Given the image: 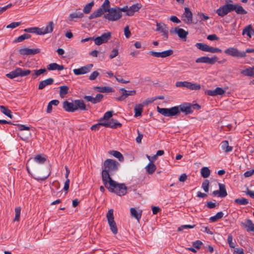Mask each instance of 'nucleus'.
<instances>
[{
  "mask_svg": "<svg viewBox=\"0 0 254 254\" xmlns=\"http://www.w3.org/2000/svg\"><path fill=\"white\" fill-rule=\"evenodd\" d=\"M120 163L115 160L107 159L105 160L102 167V180L103 184H106L108 181L112 179L111 176L114 175L119 169Z\"/></svg>",
  "mask_w": 254,
  "mask_h": 254,
  "instance_id": "nucleus-1",
  "label": "nucleus"
},
{
  "mask_svg": "<svg viewBox=\"0 0 254 254\" xmlns=\"http://www.w3.org/2000/svg\"><path fill=\"white\" fill-rule=\"evenodd\" d=\"M46 71L45 68H42L38 70H34L31 71L29 69H22L20 67H16L14 70L10 71L6 74V76L10 79H13L14 78L21 76H25L30 74L31 72L32 73V78L35 79L37 76L41 74L45 73Z\"/></svg>",
  "mask_w": 254,
  "mask_h": 254,
  "instance_id": "nucleus-2",
  "label": "nucleus"
},
{
  "mask_svg": "<svg viewBox=\"0 0 254 254\" xmlns=\"http://www.w3.org/2000/svg\"><path fill=\"white\" fill-rule=\"evenodd\" d=\"M105 188L110 192H114L119 196L125 195L127 192V187L125 184H120L110 179L106 184H104Z\"/></svg>",
  "mask_w": 254,
  "mask_h": 254,
  "instance_id": "nucleus-3",
  "label": "nucleus"
},
{
  "mask_svg": "<svg viewBox=\"0 0 254 254\" xmlns=\"http://www.w3.org/2000/svg\"><path fill=\"white\" fill-rule=\"evenodd\" d=\"M87 107H90L89 105L86 106L84 102L82 100H75L73 102H69L64 101L63 104V108L68 112H74L79 109L80 110L87 111Z\"/></svg>",
  "mask_w": 254,
  "mask_h": 254,
  "instance_id": "nucleus-4",
  "label": "nucleus"
},
{
  "mask_svg": "<svg viewBox=\"0 0 254 254\" xmlns=\"http://www.w3.org/2000/svg\"><path fill=\"white\" fill-rule=\"evenodd\" d=\"M125 10H126V8L116 6L111 8L110 10L104 14V17L110 21H116L122 18V12Z\"/></svg>",
  "mask_w": 254,
  "mask_h": 254,
  "instance_id": "nucleus-5",
  "label": "nucleus"
},
{
  "mask_svg": "<svg viewBox=\"0 0 254 254\" xmlns=\"http://www.w3.org/2000/svg\"><path fill=\"white\" fill-rule=\"evenodd\" d=\"M110 3L109 0H105L101 6L90 15L89 19H92L101 16L106 12H108L111 9Z\"/></svg>",
  "mask_w": 254,
  "mask_h": 254,
  "instance_id": "nucleus-6",
  "label": "nucleus"
},
{
  "mask_svg": "<svg viewBox=\"0 0 254 254\" xmlns=\"http://www.w3.org/2000/svg\"><path fill=\"white\" fill-rule=\"evenodd\" d=\"M13 125L18 127L19 132L17 133V134L22 140L26 141L28 139L29 137L31 134L30 132V128L29 127L21 124Z\"/></svg>",
  "mask_w": 254,
  "mask_h": 254,
  "instance_id": "nucleus-7",
  "label": "nucleus"
},
{
  "mask_svg": "<svg viewBox=\"0 0 254 254\" xmlns=\"http://www.w3.org/2000/svg\"><path fill=\"white\" fill-rule=\"evenodd\" d=\"M106 217L110 227V229L114 234L118 233V228L116 222L114 221V210L110 209L107 213Z\"/></svg>",
  "mask_w": 254,
  "mask_h": 254,
  "instance_id": "nucleus-8",
  "label": "nucleus"
},
{
  "mask_svg": "<svg viewBox=\"0 0 254 254\" xmlns=\"http://www.w3.org/2000/svg\"><path fill=\"white\" fill-rule=\"evenodd\" d=\"M234 9L235 4L226 3L217 9L216 10V13L219 16L224 17L229 12L234 11Z\"/></svg>",
  "mask_w": 254,
  "mask_h": 254,
  "instance_id": "nucleus-9",
  "label": "nucleus"
},
{
  "mask_svg": "<svg viewBox=\"0 0 254 254\" xmlns=\"http://www.w3.org/2000/svg\"><path fill=\"white\" fill-rule=\"evenodd\" d=\"M174 108L178 110L176 115H178L181 112L184 113L186 115L190 114L193 112L192 105L189 103H184L179 106H175Z\"/></svg>",
  "mask_w": 254,
  "mask_h": 254,
  "instance_id": "nucleus-10",
  "label": "nucleus"
},
{
  "mask_svg": "<svg viewBox=\"0 0 254 254\" xmlns=\"http://www.w3.org/2000/svg\"><path fill=\"white\" fill-rule=\"evenodd\" d=\"M224 53L228 56L238 58H242L246 57V55H245V53L239 51L238 49L234 47H230L226 49L224 51Z\"/></svg>",
  "mask_w": 254,
  "mask_h": 254,
  "instance_id": "nucleus-11",
  "label": "nucleus"
},
{
  "mask_svg": "<svg viewBox=\"0 0 254 254\" xmlns=\"http://www.w3.org/2000/svg\"><path fill=\"white\" fill-rule=\"evenodd\" d=\"M142 7V4L140 3H137L131 6L128 7L127 5H125L123 8H126L124 12H126L125 15L128 16H132L134 15L135 12L138 11Z\"/></svg>",
  "mask_w": 254,
  "mask_h": 254,
  "instance_id": "nucleus-12",
  "label": "nucleus"
},
{
  "mask_svg": "<svg viewBox=\"0 0 254 254\" xmlns=\"http://www.w3.org/2000/svg\"><path fill=\"white\" fill-rule=\"evenodd\" d=\"M157 112L165 117H172L176 116V113L178 110L174 107L171 108H161L159 107L157 108Z\"/></svg>",
  "mask_w": 254,
  "mask_h": 254,
  "instance_id": "nucleus-13",
  "label": "nucleus"
},
{
  "mask_svg": "<svg viewBox=\"0 0 254 254\" xmlns=\"http://www.w3.org/2000/svg\"><path fill=\"white\" fill-rule=\"evenodd\" d=\"M111 38V33L110 32L104 33L100 36L97 37L94 39L95 44L97 45H100L103 43H106Z\"/></svg>",
  "mask_w": 254,
  "mask_h": 254,
  "instance_id": "nucleus-14",
  "label": "nucleus"
},
{
  "mask_svg": "<svg viewBox=\"0 0 254 254\" xmlns=\"http://www.w3.org/2000/svg\"><path fill=\"white\" fill-rule=\"evenodd\" d=\"M156 31L162 33V35L163 36V38L164 40H167L168 39V28L165 24L157 22Z\"/></svg>",
  "mask_w": 254,
  "mask_h": 254,
  "instance_id": "nucleus-15",
  "label": "nucleus"
},
{
  "mask_svg": "<svg viewBox=\"0 0 254 254\" xmlns=\"http://www.w3.org/2000/svg\"><path fill=\"white\" fill-rule=\"evenodd\" d=\"M218 58L216 56H214L211 58L204 56L197 58L195 60V62L196 63H205L209 64H214L218 61Z\"/></svg>",
  "mask_w": 254,
  "mask_h": 254,
  "instance_id": "nucleus-16",
  "label": "nucleus"
},
{
  "mask_svg": "<svg viewBox=\"0 0 254 254\" xmlns=\"http://www.w3.org/2000/svg\"><path fill=\"white\" fill-rule=\"evenodd\" d=\"M19 53L22 56H30L34 55L39 53L41 52V49H30L28 48H23L20 49L18 51Z\"/></svg>",
  "mask_w": 254,
  "mask_h": 254,
  "instance_id": "nucleus-17",
  "label": "nucleus"
},
{
  "mask_svg": "<svg viewBox=\"0 0 254 254\" xmlns=\"http://www.w3.org/2000/svg\"><path fill=\"white\" fill-rule=\"evenodd\" d=\"M93 66V64H86L85 66H82L79 68L74 69L73 70V72L76 75L86 74L91 70Z\"/></svg>",
  "mask_w": 254,
  "mask_h": 254,
  "instance_id": "nucleus-18",
  "label": "nucleus"
},
{
  "mask_svg": "<svg viewBox=\"0 0 254 254\" xmlns=\"http://www.w3.org/2000/svg\"><path fill=\"white\" fill-rule=\"evenodd\" d=\"M122 92V95L120 97L116 98V100L119 101L125 100L128 96H134L136 94V91L133 90H127L124 88L120 89Z\"/></svg>",
  "mask_w": 254,
  "mask_h": 254,
  "instance_id": "nucleus-19",
  "label": "nucleus"
},
{
  "mask_svg": "<svg viewBox=\"0 0 254 254\" xmlns=\"http://www.w3.org/2000/svg\"><path fill=\"white\" fill-rule=\"evenodd\" d=\"M219 190H216L213 191L212 194L214 196L218 195L220 197H225L227 195V192L226 190L225 185L223 184L219 183Z\"/></svg>",
  "mask_w": 254,
  "mask_h": 254,
  "instance_id": "nucleus-20",
  "label": "nucleus"
},
{
  "mask_svg": "<svg viewBox=\"0 0 254 254\" xmlns=\"http://www.w3.org/2000/svg\"><path fill=\"white\" fill-rule=\"evenodd\" d=\"M122 124L117 120L111 119L109 121L103 122V127L112 128H117L122 127Z\"/></svg>",
  "mask_w": 254,
  "mask_h": 254,
  "instance_id": "nucleus-21",
  "label": "nucleus"
},
{
  "mask_svg": "<svg viewBox=\"0 0 254 254\" xmlns=\"http://www.w3.org/2000/svg\"><path fill=\"white\" fill-rule=\"evenodd\" d=\"M103 98V95L101 94H97L95 97H93L92 96H87L85 95L84 96L83 99L87 102H90L92 104H95L98 103L100 102Z\"/></svg>",
  "mask_w": 254,
  "mask_h": 254,
  "instance_id": "nucleus-22",
  "label": "nucleus"
},
{
  "mask_svg": "<svg viewBox=\"0 0 254 254\" xmlns=\"http://www.w3.org/2000/svg\"><path fill=\"white\" fill-rule=\"evenodd\" d=\"M185 12L183 14V17H185V19H183V21L186 24H191L192 23V13L190 9L188 7H185Z\"/></svg>",
  "mask_w": 254,
  "mask_h": 254,
  "instance_id": "nucleus-23",
  "label": "nucleus"
},
{
  "mask_svg": "<svg viewBox=\"0 0 254 254\" xmlns=\"http://www.w3.org/2000/svg\"><path fill=\"white\" fill-rule=\"evenodd\" d=\"M55 24L53 21L49 22L46 27L40 28V35H45L48 33H51L54 29Z\"/></svg>",
  "mask_w": 254,
  "mask_h": 254,
  "instance_id": "nucleus-24",
  "label": "nucleus"
},
{
  "mask_svg": "<svg viewBox=\"0 0 254 254\" xmlns=\"http://www.w3.org/2000/svg\"><path fill=\"white\" fill-rule=\"evenodd\" d=\"M54 80L53 78H48L45 80H42L40 82L38 85V89L42 90L44 89L46 86L50 85L53 84Z\"/></svg>",
  "mask_w": 254,
  "mask_h": 254,
  "instance_id": "nucleus-25",
  "label": "nucleus"
},
{
  "mask_svg": "<svg viewBox=\"0 0 254 254\" xmlns=\"http://www.w3.org/2000/svg\"><path fill=\"white\" fill-rule=\"evenodd\" d=\"M64 68V65L58 64L57 63H53L49 64L47 66V69L49 70H62Z\"/></svg>",
  "mask_w": 254,
  "mask_h": 254,
  "instance_id": "nucleus-26",
  "label": "nucleus"
},
{
  "mask_svg": "<svg viewBox=\"0 0 254 254\" xmlns=\"http://www.w3.org/2000/svg\"><path fill=\"white\" fill-rule=\"evenodd\" d=\"M242 224L248 232H254V224L250 219H247L246 222L242 223Z\"/></svg>",
  "mask_w": 254,
  "mask_h": 254,
  "instance_id": "nucleus-27",
  "label": "nucleus"
},
{
  "mask_svg": "<svg viewBox=\"0 0 254 254\" xmlns=\"http://www.w3.org/2000/svg\"><path fill=\"white\" fill-rule=\"evenodd\" d=\"M241 73L245 76L254 77V66L249 67L241 71Z\"/></svg>",
  "mask_w": 254,
  "mask_h": 254,
  "instance_id": "nucleus-28",
  "label": "nucleus"
},
{
  "mask_svg": "<svg viewBox=\"0 0 254 254\" xmlns=\"http://www.w3.org/2000/svg\"><path fill=\"white\" fill-rule=\"evenodd\" d=\"M84 17V14L82 12L78 11L77 10L70 14L69 16V20L72 21L74 18H82Z\"/></svg>",
  "mask_w": 254,
  "mask_h": 254,
  "instance_id": "nucleus-29",
  "label": "nucleus"
},
{
  "mask_svg": "<svg viewBox=\"0 0 254 254\" xmlns=\"http://www.w3.org/2000/svg\"><path fill=\"white\" fill-rule=\"evenodd\" d=\"M94 89L97 90V91L102 93H108L112 92L114 91V89L109 86L99 87L96 86L94 87Z\"/></svg>",
  "mask_w": 254,
  "mask_h": 254,
  "instance_id": "nucleus-30",
  "label": "nucleus"
},
{
  "mask_svg": "<svg viewBox=\"0 0 254 254\" xmlns=\"http://www.w3.org/2000/svg\"><path fill=\"white\" fill-rule=\"evenodd\" d=\"M109 153L116 157V158L118 159L119 161L120 162H123L124 160V157L123 155L122 154V153L116 150H110L109 151Z\"/></svg>",
  "mask_w": 254,
  "mask_h": 254,
  "instance_id": "nucleus-31",
  "label": "nucleus"
},
{
  "mask_svg": "<svg viewBox=\"0 0 254 254\" xmlns=\"http://www.w3.org/2000/svg\"><path fill=\"white\" fill-rule=\"evenodd\" d=\"M143 105L141 104H136L134 107V117H138L141 116L143 111Z\"/></svg>",
  "mask_w": 254,
  "mask_h": 254,
  "instance_id": "nucleus-32",
  "label": "nucleus"
},
{
  "mask_svg": "<svg viewBox=\"0 0 254 254\" xmlns=\"http://www.w3.org/2000/svg\"><path fill=\"white\" fill-rule=\"evenodd\" d=\"M46 161V158L45 157L44 155L38 154L36 155L34 159H32V162L34 161L39 164H44Z\"/></svg>",
  "mask_w": 254,
  "mask_h": 254,
  "instance_id": "nucleus-33",
  "label": "nucleus"
},
{
  "mask_svg": "<svg viewBox=\"0 0 254 254\" xmlns=\"http://www.w3.org/2000/svg\"><path fill=\"white\" fill-rule=\"evenodd\" d=\"M0 110L1 113L8 117L10 119L13 118L11 111L9 110L7 107L4 106H0Z\"/></svg>",
  "mask_w": 254,
  "mask_h": 254,
  "instance_id": "nucleus-34",
  "label": "nucleus"
},
{
  "mask_svg": "<svg viewBox=\"0 0 254 254\" xmlns=\"http://www.w3.org/2000/svg\"><path fill=\"white\" fill-rule=\"evenodd\" d=\"M145 169L149 174H152L156 170V167L152 162H150L146 167Z\"/></svg>",
  "mask_w": 254,
  "mask_h": 254,
  "instance_id": "nucleus-35",
  "label": "nucleus"
},
{
  "mask_svg": "<svg viewBox=\"0 0 254 254\" xmlns=\"http://www.w3.org/2000/svg\"><path fill=\"white\" fill-rule=\"evenodd\" d=\"M221 148L226 152H229L232 150L233 147L229 145L227 140L223 141L221 142Z\"/></svg>",
  "mask_w": 254,
  "mask_h": 254,
  "instance_id": "nucleus-36",
  "label": "nucleus"
},
{
  "mask_svg": "<svg viewBox=\"0 0 254 254\" xmlns=\"http://www.w3.org/2000/svg\"><path fill=\"white\" fill-rule=\"evenodd\" d=\"M131 215L138 221L141 218L142 211H137L135 208H131L130 209Z\"/></svg>",
  "mask_w": 254,
  "mask_h": 254,
  "instance_id": "nucleus-37",
  "label": "nucleus"
},
{
  "mask_svg": "<svg viewBox=\"0 0 254 254\" xmlns=\"http://www.w3.org/2000/svg\"><path fill=\"white\" fill-rule=\"evenodd\" d=\"M94 0L91 1L90 2L86 4L83 9V13L88 14L89 13L92 9V7L94 6Z\"/></svg>",
  "mask_w": 254,
  "mask_h": 254,
  "instance_id": "nucleus-38",
  "label": "nucleus"
},
{
  "mask_svg": "<svg viewBox=\"0 0 254 254\" xmlns=\"http://www.w3.org/2000/svg\"><path fill=\"white\" fill-rule=\"evenodd\" d=\"M186 88L190 90H198L201 88V87L199 84L187 81Z\"/></svg>",
  "mask_w": 254,
  "mask_h": 254,
  "instance_id": "nucleus-39",
  "label": "nucleus"
},
{
  "mask_svg": "<svg viewBox=\"0 0 254 254\" xmlns=\"http://www.w3.org/2000/svg\"><path fill=\"white\" fill-rule=\"evenodd\" d=\"M31 37V36L30 34L25 33L21 36H19V37H18L16 38H15L14 40V43L20 42L24 41V40L28 39L30 38Z\"/></svg>",
  "mask_w": 254,
  "mask_h": 254,
  "instance_id": "nucleus-40",
  "label": "nucleus"
},
{
  "mask_svg": "<svg viewBox=\"0 0 254 254\" xmlns=\"http://www.w3.org/2000/svg\"><path fill=\"white\" fill-rule=\"evenodd\" d=\"M175 31L177 32L178 36L182 39H186L189 34L188 31H185L182 28H178L177 31L175 30Z\"/></svg>",
  "mask_w": 254,
  "mask_h": 254,
  "instance_id": "nucleus-41",
  "label": "nucleus"
},
{
  "mask_svg": "<svg viewBox=\"0 0 254 254\" xmlns=\"http://www.w3.org/2000/svg\"><path fill=\"white\" fill-rule=\"evenodd\" d=\"M200 174L203 178H207L210 175V170L206 167H202L200 170Z\"/></svg>",
  "mask_w": 254,
  "mask_h": 254,
  "instance_id": "nucleus-42",
  "label": "nucleus"
},
{
  "mask_svg": "<svg viewBox=\"0 0 254 254\" xmlns=\"http://www.w3.org/2000/svg\"><path fill=\"white\" fill-rule=\"evenodd\" d=\"M224 213L222 211H220L216 213L214 216H211L209 218L211 222H216L218 219L222 218L223 217Z\"/></svg>",
  "mask_w": 254,
  "mask_h": 254,
  "instance_id": "nucleus-43",
  "label": "nucleus"
},
{
  "mask_svg": "<svg viewBox=\"0 0 254 254\" xmlns=\"http://www.w3.org/2000/svg\"><path fill=\"white\" fill-rule=\"evenodd\" d=\"M234 11L238 14H246L247 11L243 7L239 4H235Z\"/></svg>",
  "mask_w": 254,
  "mask_h": 254,
  "instance_id": "nucleus-44",
  "label": "nucleus"
},
{
  "mask_svg": "<svg viewBox=\"0 0 254 254\" xmlns=\"http://www.w3.org/2000/svg\"><path fill=\"white\" fill-rule=\"evenodd\" d=\"M195 46L197 49H198L202 51L207 52H208V51L209 46H208L207 45H206L205 44L202 43H197L195 44Z\"/></svg>",
  "mask_w": 254,
  "mask_h": 254,
  "instance_id": "nucleus-45",
  "label": "nucleus"
},
{
  "mask_svg": "<svg viewBox=\"0 0 254 254\" xmlns=\"http://www.w3.org/2000/svg\"><path fill=\"white\" fill-rule=\"evenodd\" d=\"M40 28L39 27H30L24 29V31L27 33H36L38 35H40Z\"/></svg>",
  "mask_w": 254,
  "mask_h": 254,
  "instance_id": "nucleus-46",
  "label": "nucleus"
},
{
  "mask_svg": "<svg viewBox=\"0 0 254 254\" xmlns=\"http://www.w3.org/2000/svg\"><path fill=\"white\" fill-rule=\"evenodd\" d=\"M234 202L238 204L243 205H247L249 203L248 200L244 197L236 198L235 199Z\"/></svg>",
  "mask_w": 254,
  "mask_h": 254,
  "instance_id": "nucleus-47",
  "label": "nucleus"
},
{
  "mask_svg": "<svg viewBox=\"0 0 254 254\" xmlns=\"http://www.w3.org/2000/svg\"><path fill=\"white\" fill-rule=\"evenodd\" d=\"M251 31L254 32V30L252 28V25H249L243 29V35L246 34L248 37L251 38Z\"/></svg>",
  "mask_w": 254,
  "mask_h": 254,
  "instance_id": "nucleus-48",
  "label": "nucleus"
},
{
  "mask_svg": "<svg viewBox=\"0 0 254 254\" xmlns=\"http://www.w3.org/2000/svg\"><path fill=\"white\" fill-rule=\"evenodd\" d=\"M233 236L231 234H229L228 236L227 241L229 244V246L231 248H235L236 246V241L234 240V242H233Z\"/></svg>",
  "mask_w": 254,
  "mask_h": 254,
  "instance_id": "nucleus-49",
  "label": "nucleus"
},
{
  "mask_svg": "<svg viewBox=\"0 0 254 254\" xmlns=\"http://www.w3.org/2000/svg\"><path fill=\"white\" fill-rule=\"evenodd\" d=\"M113 111H108L107 112H106L104 115V116L103 118H101L99 121L100 122H102L104 120H107L108 119H109L110 118H111L113 115Z\"/></svg>",
  "mask_w": 254,
  "mask_h": 254,
  "instance_id": "nucleus-50",
  "label": "nucleus"
},
{
  "mask_svg": "<svg viewBox=\"0 0 254 254\" xmlns=\"http://www.w3.org/2000/svg\"><path fill=\"white\" fill-rule=\"evenodd\" d=\"M60 95L61 96H64L68 93L69 88L67 86H62L60 87Z\"/></svg>",
  "mask_w": 254,
  "mask_h": 254,
  "instance_id": "nucleus-51",
  "label": "nucleus"
},
{
  "mask_svg": "<svg viewBox=\"0 0 254 254\" xmlns=\"http://www.w3.org/2000/svg\"><path fill=\"white\" fill-rule=\"evenodd\" d=\"M197 17L198 18V20L199 21H201L203 20H207L208 19H209V17L205 14H204L202 12H198L197 14Z\"/></svg>",
  "mask_w": 254,
  "mask_h": 254,
  "instance_id": "nucleus-52",
  "label": "nucleus"
},
{
  "mask_svg": "<svg viewBox=\"0 0 254 254\" xmlns=\"http://www.w3.org/2000/svg\"><path fill=\"white\" fill-rule=\"evenodd\" d=\"M209 182L208 180L206 179L204 180L203 182L201 188L203 189L204 191L208 192L209 190Z\"/></svg>",
  "mask_w": 254,
  "mask_h": 254,
  "instance_id": "nucleus-53",
  "label": "nucleus"
},
{
  "mask_svg": "<svg viewBox=\"0 0 254 254\" xmlns=\"http://www.w3.org/2000/svg\"><path fill=\"white\" fill-rule=\"evenodd\" d=\"M15 215L14 218V221H19V217L20 215V212H21V208L20 207H17L15 208Z\"/></svg>",
  "mask_w": 254,
  "mask_h": 254,
  "instance_id": "nucleus-54",
  "label": "nucleus"
},
{
  "mask_svg": "<svg viewBox=\"0 0 254 254\" xmlns=\"http://www.w3.org/2000/svg\"><path fill=\"white\" fill-rule=\"evenodd\" d=\"M21 24V22H13L6 26V28L14 29Z\"/></svg>",
  "mask_w": 254,
  "mask_h": 254,
  "instance_id": "nucleus-55",
  "label": "nucleus"
},
{
  "mask_svg": "<svg viewBox=\"0 0 254 254\" xmlns=\"http://www.w3.org/2000/svg\"><path fill=\"white\" fill-rule=\"evenodd\" d=\"M162 58H166L172 55L173 54V51L172 50H168L161 52Z\"/></svg>",
  "mask_w": 254,
  "mask_h": 254,
  "instance_id": "nucleus-56",
  "label": "nucleus"
},
{
  "mask_svg": "<svg viewBox=\"0 0 254 254\" xmlns=\"http://www.w3.org/2000/svg\"><path fill=\"white\" fill-rule=\"evenodd\" d=\"M221 52H222V50L218 48H215V47L209 46L208 52H209L211 53H221Z\"/></svg>",
  "mask_w": 254,
  "mask_h": 254,
  "instance_id": "nucleus-57",
  "label": "nucleus"
},
{
  "mask_svg": "<svg viewBox=\"0 0 254 254\" xmlns=\"http://www.w3.org/2000/svg\"><path fill=\"white\" fill-rule=\"evenodd\" d=\"M124 34L127 38H129L131 36V32L128 25H127L124 28Z\"/></svg>",
  "mask_w": 254,
  "mask_h": 254,
  "instance_id": "nucleus-58",
  "label": "nucleus"
},
{
  "mask_svg": "<svg viewBox=\"0 0 254 254\" xmlns=\"http://www.w3.org/2000/svg\"><path fill=\"white\" fill-rule=\"evenodd\" d=\"M194 227H195V225H182L181 227H179L178 228V231H181L183 230V229H187V228L191 229V228H193Z\"/></svg>",
  "mask_w": 254,
  "mask_h": 254,
  "instance_id": "nucleus-59",
  "label": "nucleus"
},
{
  "mask_svg": "<svg viewBox=\"0 0 254 254\" xmlns=\"http://www.w3.org/2000/svg\"><path fill=\"white\" fill-rule=\"evenodd\" d=\"M101 126H103V122H100V123L93 125L91 127V129L92 130H96L99 129Z\"/></svg>",
  "mask_w": 254,
  "mask_h": 254,
  "instance_id": "nucleus-60",
  "label": "nucleus"
},
{
  "mask_svg": "<svg viewBox=\"0 0 254 254\" xmlns=\"http://www.w3.org/2000/svg\"><path fill=\"white\" fill-rule=\"evenodd\" d=\"M99 73L97 71H93L89 76V79L90 80H95L98 76H99Z\"/></svg>",
  "mask_w": 254,
  "mask_h": 254,
  "instance_id": "nucleus-61",
  "label": "nucleus"
},
{
  "mask_svg": "<svg viewBox=\"0 0 254 254\" xmlns=\"http://www.w3.org/2000/svg\"><path fill=\"white\" fill-rule=\"evenodd\" d=\"M216 95H222L224 94L225 92V90L221 87H217L215 89Z\"/></svg>",
  "mask_w": 254,
  "mask_h": 254,
  "instance_id": "nucleus-62",
  "label": "nucleus"
},
{
  "mask_svg": "<svg viewBox=\"0 0 254 254\" xmlns=\"http://www.w3.org/2000/svg\"><path fill=\"white\" fill-rule=\"evenodd\" d=\"M118 54H119V53H118V49H113L109 57L111 59H112L115 58L116 56H117Z\"/></svg>",
  "mask_w": 254,
  "mask_h": 254,
  "instance_id": "nucleus-63",
  "label": "nucleus"
},
{
  "mask_svg": "<svg viewBox=\"0 0 254 254\" xmlns=\"http://www.w3.org/2000/svg\"><path fill=\"white\" fill-rule=\"evenodd\" d=\"M202 245V243L199 240L194 242L192 244V246H193V247L197 249H199Z\"/></svg>",
  "mask_w": 254,
  "mask_h": 254,
  "instance_id": "nucleus-64",
  "label": "nucleus"
}]
</instances>
